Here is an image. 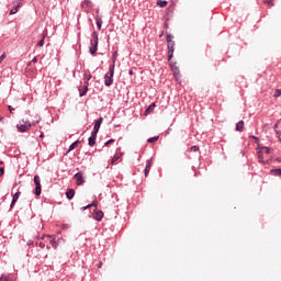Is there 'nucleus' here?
Here are the masks:
<instances>
[{
	"instance_id": "obj_22",
	"label": "nucleus",
	"mask_w": 281,
	"mask_h": 281,
	"mask_svg": "<svg viewBox=\"0 0 281 281\" xmlns=\"http://www.w3.org/2000/svg\"><path fill=\"white\" fill-rule=\"evenodd\" d=\"M274 0H263V3L265 5L269 7V8H272L274 7V3H273Z\"/></svg>"
},
{
	"instance_id": "obj_42",
	"label": "nucleus",
	"mask_w": 281,
	"mask_h": 281,
	"mask_svg": "<svg viewBox=\"0 0 281 281\" xmlns=\"http://www.w3.org/2000/svg\"><path fill=\"white\" fill-rule=\"evenodd\" d=\"M278 126H279V124L277 123V124H274V130H277L278 128Z\"/></svg>"
},
{
	"instance_id": "obj_34",
	"label": "nucleus",
	"mask_w": 281,
	"mask_h": 281,
	"mask_svg": "<svg viewBox=\"0 0 281 281\" xmlns=\"http://www.w3.org/2000/svg\"><path fill=\"white\" fill-rule=\"evenodd\" d=\"M38 247H40L41 249H43V248H46V245L43 244V243H38Z\"/></svg>"
},
{
	"instance_id": "obj_45",
	"label": "nucleus",
	"mask_w": 281,
	"mask_h": 281,
	"mask_svg": "<svg viewBox=\"0 0 281 281\" xmlns=\"http://www.w3.org/2000/svg\"><path fill=\"white\" fill-rule=\"evenodd\" d=\"M40 137H43V134H41Z\"/></svg>"
},
{
	"instance_id": "obj_32",
	"label": "nucleus",
	"mask_w": 281,
	"mask_h": 281,
	"mask_svg": "<svg viewBox=\"0 0 281 281\" xmlns=\"http://www.w3.org/2000/svg\"><path fill=\"white\" fill-rule=\"evenodd\" d=\"M85 80H86V81L91 80V75H87V74H86V75H85Z\"/></svg>"
},
{
	"instance_id": "obj_4",
	"label": "nucleus",
	"mask_w": 281,
	"mask_h": 281,
	"mask_svg": "<svg viewBox=\"0 0 281 281\" xmlns=\"http://www.w3.org/2000/svg\"><path fill=\"white\" fill-rule=\"evenodd\" d=\"M114 68H115V66L111 65V67H109V74L103 76V85H106V87H111V85H113V71H114Z\"/></svg>"
},
{
	"instance_id": "obj_12",
	"label": "nucleus",
	"mask_w": 281,
	"mask_h": 281,
	"mask_svg": "<svg viewBox=\"0 0 281 281\" xmlns=\"http://www.w3.org/2000/svg\"><path fill=\"white\" fill-rule=\"evenodd\" d=\"M65 198H68V200H72L75 198V190L70 189L68 192H65Z\"/></svg>"
},
{
	"instance_id": "obj_18",
	"label": "nucleus",
	"mask_w": 281,
	"mask_h": 281,
	"mask_svg": "<svg viewBox=\"0 0 281 281\" xmlns=\"http://www.w3.org/2000/svg\"><path fill=\"white\" fill-rule=\"evenodd\" d=\"M270 175L274 177H281V169H272L270 170Z\"/></svg>"
},
{
	"instance_id": "obj_37",
	"label": "nucleus",
	"mask_w": 281,
	"mask_h": 281,
	"mask_svg": "<svg viewBox=\"0 0 281 281\" xmlns=\"http://www.w3.org/2000/svg\"><path fill=\"white\" fill-rule=\"evenodd\" d=\"M3 173H4V169L0 168V177H2Z\"/></svg>"
},
{
	"instance_id": "obj_15",
	"label": "nucleus",
	"mask_w": 281,
	"mask_h": 281,
	"mask_svg": "<svg viewBox=\"0 0 281 281\" xmlns=\"http://www.w3.org/2000/svg\"><path fill=\"white\" fill-rule=\"evenodd\" d=\"M88 88H87V82H85V87L82 89H79V98L85 97L87 94Z\"/></svg>"
},
{
	"instance_id": "obj_38",
	"label": "nucleus",
	"mask_w": 281,
	"mask_h": 281,
	"mask_svg": "<svg viewBox=\"0 0 281 281\" xmlns=\"http://www.w3.org/2000/svg\"><path fill=\"white\" fill-rule=\"evenodd\" d=\"M4 60V54L0 55V61Z\"/></svg>"
},
{
	"instance_id": "obj_40",
	"label": "nucleus",
	"mask_w": 281,
	"mask_h": 281,
	"mask_svg": "<svg viewBox=\"0 0 281 281\" xmlns=\"http://www.w3.org/2000/svg\"><path fill=\"white\" fill-rule=\"evenodd\" d=\"M37 63V59L36 57H34V59H32V64H36Z\"/></svg>"
},
{
	"instance_id": "obj_31",
	"label": "nucleus",
	"mask_w": 281,
	"mask_h": 281,
	"mask_svg": "<svg viewBox=\"0 0 281 281\" xmlns=\"http://www.w3.org/2000/svg\"><path fill=\"white\" fill-rule=\"evenodd\" d=\"M114 139H109L105 144H103V146H109L111 144H113Z\"/></svg>"
},
{
	"instance_id": "obj_20",
	"label": "nucleus",
	"mask_w": 281,
	"mask_h": 281,
	"mask_svg": "<svg viewBox=\"0 0 281 281\" xmlns=\"http://www.w3.org/2000/svg\"><path fill=\"white\" fill-rule=\"evenodd\" d=\"M0 281H14V277L2 276V277H0Z\"/></svg>"
},
{
	"instance_id": "obj_10",
	"label": "nucleus",
	"mask_w": 281,
	"mask_h": 281,
	"mask_svg": "<svg viewBox=\"0 0 281 281\" xmlns=\"http://www.w3.org/2000/svg\"><path fill=\"white\" fill-rule=\"evenodd\" d=\"M123 157V153H117L113 156V158H111V166L115 165V161H117L119 159H121Z\"/></svg>"
},
{
	"instance_id": "obj_21",
	"label": "nucleus",
	"mask_w": 281,
	"mask_h": 281,
	"mask_svg": "<svg viewBox=\"0 0 281 281\" xmlns=\"http://www.w3.org/2000/svg\"><path fill=\"white\" fill-rule=\"evenodd\" d=\"M167 4L168 2L165 0H157V5H159V8H166Z\"/></svg>"
},
{
	"instance_id": "obj_26",
	"label": "nucleus",
	"mask_w": 281,
	"mask_h": 281,
	"mask_svg": "<svg viewBox=\"0 0 281 281\" xmlns=\"http://www.w3.org/2000/svg\"><path fill=\"white\" fill-rule=\"evenodd\" d=\"M46 38V32H44V36H41V41L36 44L38 47H43V40Z\"/></svg>"
},
{
	"instance_id": "obj_27",
	"label": "nucleus",
	"mask_w": 281,
	"mask_h": 281,
	"mask_svg": "<svg viewBox=\"0 0 281 281\" xmlns=\"http://www.w3.org/2000/svg\"><path fill=\"white\" fill-rule=\"evenodd\" d=\"M101 24H102L101 18H97V29L98 30H101Z\"/></svg>"
},
{
	"instance_id": "obj_24",
	"label": "nucleus",
	"mask_w": 281,
	"mask_h": 281,
	"mask_svg": "<svg viewBox=\"0 0 281 281\" xmlns=\"http://www.w3.org/2000/svg\"><path fill=\"white\" fill-rule=\"evenodd\" d=\"M19 10H20V5L12 8V10H10V15L16 14V12H18Z\"/></svg>"
},
{
	"instance_id": "obj_39",
	"label": "nucleus",
	"mask_w": 281,
	"mask_h": 281,
	"mask_svg": "<svg viewBox=\"0 0 281 281\" xmlns=\"http://www.w3.org/2000/svg\"><path fill=\"white\" fill-rule=\"evenodd\" d=\"M115 56H117V53H113V63L115 61Z\"/></svg>"
},
{
	"instance_id": "obj_11",
	"label": "nucleus",
	"mask_w": 281,
	"mask_h": 281,
	"mask_svg": "<svg viewBox=\"0 0 281 281\" xmlns=\"http://www.w3.org/2000/svg\"><path fill=\"white\" fill-rule=\"evenodd\" d=\"M20 192L14 193V195H12V203L10 204V209H12L14 206V203H16V200L20 199Z\"/></svg>"
},
{
	"instance_id": "obj_3",
	"label": "nucleus",
	"mask_w": 281,
	"mask_h": 281,
	"mask_svg": "<svg viewBox=\"0 0 281 281\" xmlns=\"http://www.w3.org/2000/svg\"><path fill=\"white\" fill-rule=\"evenodd\" d=\"M91 47H89V54H97V46L99 45V34L97 32L91 33Z\"/></svg>"
},
{
	"instance_id": "obj_29",
	"label": "nucleus",
	"mask_w": 281,
	"mask_h": 281,
	"mask_svg": "<svg viewBox=\"0 0 281 281\" xmlns=\"http://www.w3.org/2000/svg\"><path fill=\"white\" fill-rule=\"evenodd\" d=\"M281 95V90H274V98H279Z\"/></svg>"
},
{
	"instance_id": "obj_14",
	"label": "nucleus",
	"mask_w": 281,
	"mask_h": 281,
	"mask_svg": "<svg viewBox=\"0 0 281 281\" xmlns=\"http://www.w3.org/2000/svg\"><path fill=\"white\" fill-rule=\"evenodd\" d=\"M102 218H103V212L97 211V212L94 213V220H95L97 222H101Z\"/></svg>"
},
{
	"instance_id": "obj_9",
	"label": "nucleus",
	"mask_w": 281,
	"mask_h": 281,
	"mask_svg": "<svg viewBox=\"0 0 281 281\" xmlns=\"http://www.w3.org/2000/svg\"><path fill=\"white\" fill-rule=\"evenodd\" d=\"M97 144V133H91V136H89V147H92Z\"/></svg>"
},
{
	"instance_id": "obj_2",
	"label": "nucleus",
	"mask_w": 281,
	"mask_h": 281,
	"mask_svg": "<svg viewBox=\"0 0 281 281\" xmlns=\"http://www.w3.org/2000/svg\"><path fill=\"white\" fill-rule=\"evenodd\" d=\"M173 36H171L170 34L166 35V48L169 49V61H171V59L173 58V50H175V46H176V42H173Z\"/></svg>"
},
{
	"instance_id": "obj_30",
	"label": "nucleus",
	"mask_w": 281,
	"mask_h": 281,
	"mask_svg": "<svg viewBox=\"0 0 281 281\" xmlns=\"http://www.w3.org/2000/svg\"><path fill=\"white\" fill-rule=\"evenodd\" d=\"M274 133L277 134V139H279V143H281V132L274 131Z\"/></svg>"
},
{
	"instance_id": "obj_46",
	"label": "nucleus",
	"mask_w": 281,
	"mask_h": 281,
	"mask_svg": "<svg viewBox=\"0 0 281 281\" xmlns=\"http://www.w3.org/2000/svg\"><path fill=\"white\" fill-rule=\"evenodd\" d=\"M2 63V60H0V64Z\"/></svg>"
},
{
	"instance_id": "obj_43",
	"label": "nucleus",
	"mask_w": 281,
	"mask_h": 281,
	"mask_svg": "<svg viewBox=\"0 0 281 281\" xmlns=\"http://www.w3.org/2000/svg\"><path fill=\"white\" fill-rule=\"evenodd\" d=\"M277 161H278V162H281V158H277Z\"/></svg>"
},
{
	"instance_id": "obj_35",
	"label": "nucleus",
	"mask_w": 281,
	"mask_h": 281,
	"mask_svg": "<svg viewBox=\"0 0 281 281\" xmlns=\"http://www.w3.org/2000/svg\"><path fill=\"white\" fill-rule=\"evenodd\" d=\"M50 246H53V248H55V240L54 239H50Z\"/></svg>"
},
{
	"instance_id": "obj_44",
	"label": "nucleus",
	"mask_w": 281,
	"mask_h": 281,
	"mask_svg": "<svg viewBox=\"0 0 281 281\" xmlns=\"http://www.w3.org/2000/svg\"><path fill=\"white\" fill-rule=\"evenodd\" d=\"M130 75H133V70H130V72H128Z\"/></svg>"
},
{
	"instance_id": "obj_6",
	"label": "nucleus",
	"mask_w": 281,
	"mask_h": 281,
	"mask_svg": "<svg viewBox=\"0 0 281 281\" xmlns=\"http://www.w3.org/2000/svg\"><path fill=\"white\" fill-rule=\"evenodd\" d=\"M74 178H75L77 187H81L85 184V178L82 177V172L75 173Z\"/></svg>"
},
{
	"instance_id": "obj_33",
	"label": "nucleus",
	"mask_w": 281,
	"mask_h": 281,
	"mask_svg": "<svg viewBox=\"0 0 281 281\" xmlns=\"http://www.w3.org/2000/svg\"><path fill=\"white\" fill-rule=\"evenodd\" d=\"M8 111H10L11 114L14 113V109L11 105H8Z\"/></svg>"
},
{
	"instance_id": "obj_25",
	"label": "nucleus",
	"mask_w": 281,
	"mask_h": 281,
	"mask_svg": "<svg viewBox=\"0 0 281 281\" xmlns=\"http://www.w3.org/2000/svg\"><path fill=\"white\" fill-rule=\"evenodd\" d=\"M157 140H159V136H154L151 138H148L147 143L151 144V143H156Z\"/></svg>"
},
{
	"instance_id": "obj_1",
	"label": "nucleus",
	"mask_w": 281,
	"mask_h": 281,
	"mask_svg": "<svg viewBox=\"0 0 281 281\" xmlns=\"http://www.w3.org/2000/svg\"><path fill=\"white\" fill-rule=\"evenodd\" d=\"M267 156H269V148L260 147V149H258V161L262 165H268L269 159Z\"/></svg>"
},
{
	"instance_id": "obj_36",
	"label": "nucleus",
	"mask_w": 281,
	"mask_h": 281,
	"mask_svg": "<svg viewBox=\"0 0 281 281\" xmlns=\"http://www.w3.org/2000/svg\"><path fill=\"white\" fill-rule=\"evenodd\" d=\"M38 122H41V117H36V120L34 121V124H38Z\"/></svg>"
},
{
	"instance_id": "obj_19",
	"label": "nucleus",
	"mask_w": 281,
	"mask_h": 281,
	"mask_svg": "<svg viewBox=\"0 0 281 281\" xmlns=\"http://www.w3.org/2000/svg\"><path fill=\"white\" fill-rule=\"evenodd\" d=\"M97 205H98V202H97V201L91 202V204H89V205H87V206H83V207H82V211H87V210H89L90 207H97Z\"/></svg>"
},
{
	"instance_id": "obj_41",
	"label": "nucleus",
	"mask_w": 281,
	"mask_h": 281,
	"mask_svg": "<svg viewBox=\"0 0 281 281\" xmlns=\"http://www.w3.org/2000/svg\"><path fill=\"white\" fill-rule=\"evenodd\" d=\"M101 266H102V263H101V262H99V265L97 266V268L101 269Z\"/></svg>"
},
{
	"instance_id": "obj_16",
	"label": "nucleus",
	"mask_w": 281,
	"mask_h": 281,
	"mask_svg": "<svg viewBox=\"0 0 281 281\" xmlns=\"http://www.w3.org/2000/svg\"><path fill=\"white\" fill-rule=\"evenodd\" d=\"M150 169H151V160H147V166L145 167V177L149 176Z\"/></svg>"
},
{
	"instance_id": "obj_5",
	"label": "nucleus",
	"mask_w": 281,
	"mask_h": 281,
	"mask_svg": "<svg viewBox=\"0 0 281 281\" xmlns=\"http://www.w3.org/2000/svg\"><path fill=\"white\" fill-rule=\"evenodd\" d=\"M30 130H32V123H30L27 120H22L20 123H18V131L20 133H26Z\"/></svg>"
},
{
	"instance_id": "obj_7",
	"label": "nucleus",
	"mask_w": 281,
	"mask_h": 281,
	"mask_svg": "<svg viewBox=\"0 0 281 281\" xmlns=\"http://www.w3.org/2000/svg\"><path fill=\"white\" fill-rule=\"evenodd\" d=\"M34 184L36 186L34 194L38 196L41 195V179L38 176H34Z\"/></svg>"
},
{
	"instance_id": "obj_28",
	"label": "nucleus",
	"mask_w": 281,
	"mask_h": 281,
	"mask_svg": "<svg viewBox=\"0 0 281 281\" xmlns=\"http://www.w3.org/2000/svg\"><path fill=\"white\" fill-rule=\"evenodd\" d=\"M198 150H200V147L198 146L190 147V151L192 153H198Z\"/></svg>"
},
{
	"instance_id": "obj_23",
	"label": "nucleus",
	"mask_w": 281,
	"mask_h": 281,
	"mask_svg": "<svg viewBox=\"0 0 281 281\" xmlns=\"http://www.w3.org/2000/svg\"><path fill=\"white\" fill-rule=\"evenodd\" d=\"M78 145H79V140H76L75 143H72V145H70V148L68 149V153L75 150V148H77Z\"/></svg>"
},
{
	"instance_id": "obj_17",
	"label": "nucleus",
	"mask_w": 281,
	"mask_h": 281,
	"mask_svg": "<svg viewBox=\"0 0 281 281\" xmlns=\"http://www.w3.org/2000/svg\"><path fill=\"white\" fill-rule=\"evenodd\" d=\"M243 126H245V123L238 121V123H236V132H243Z\"/></svg>"
},
{
	"instance_id": "obj_13",
	"label": "nucleus",
	"mask_w": 281,
	"mask_h": 281,
	"mask_svg": "<svg viewBox=\"0 0 281 281\" xmlns=\"http://www.w3.org/2000/svg\"><path fill=\"white\" fill-rule=\"evenodd\" d=\"M154 108H157V104L155 103L149 104L147 110H145V115H149L154 111Z\"/></svg>"
},
{
	"instance_id": "obj_8",
	"label": "nucleus",
	"mask_w": 281,
	"mask_h": 281,
	"mask_svg": "<svg viewBox=\"0 0 281 281\" xmlns=\"http://www.w3.org/2000/svg\"><path fill=\"white\" fill-rule=\"evenodd\" d=\"M102 123L103 117H99V120L94 123V131H92L91 134H98Z\"/></svg>"
}]
</instances>
